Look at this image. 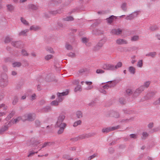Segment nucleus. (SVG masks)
<instances>
[{"label": "nucleus", "instance_id": "nucleus-58", "mask_svg": "<svg viewBox=\"0 0 160 160\" xmlns=\"http://www.w3.org/2000/svg\"><path fill=\"white\" fill-rule=\"evenodd\" d=\"M109 152L110 153H112L114 152V149H113L112 148H109L108 149Z\"/></svg>", "mask_w": 160, "mask_h": 160}, {"label": "nucleus", "instance_id": "nucleus-18", "mask_svg": "<svg viewBox=\"0 0 160 160\" xmlns=\"http://www.w3.org/2000/svg\"><path fill=\"white\" fill-rule=\"evenodd\" d=\"M157 54V53L155 52H149L146 55V56L150 57L152 58H154Z\"/></svg>", "mask_w": 160, "mask_h": 160}, {"label": "nucleus", "instance_id": "nucleus-14", "mask_svg": "<svg viewBox=\"0 0 160 160\" xmlns=\"http://www.w3.org/2000/svg\"><path fill=\"white\" fill-rule=\"evenodd\" d=\"M122 30L120 29H113L111 31V32L113 34L119 35L121 34Z\"/></svg>", "mask_w": 160, "mask_h": 160}, {"label": "nucleus", "instance_id": "nucleus-51", "mask_svg": "<svg viewBox=\"0 0 160 160\" xmlns=\"http://www.w3.org/2000/svg\"><path fill=\"white\" fill-rule=\"evenodd\" d=\"M69 57L72 58L74 57L75 56V54L74 53L71 52L68 54V55Z\"/></svg>", "mask_w": 160, "mask_h": 160}, {"label": "nucleus", "instance_id": "nucleus-17", "mask_svg": "<svg viewBox=\"0 0 160 160\" xmlns=\"http://www.w3.org/2000/svg\"><path fill=\"white\" fill-rule=\"evenodd\" d=\"M128 70L130 73L132 75H134L136 72V68L133 66H131L129 67Z\"/></svg>", "mask_w": 160, "mask_h": 160}, {"label": "nucleus", "instance_id": "nucleus-41", "mask_svg": "<svg viewBox=\"0 0 160 160\" xmlns=\"http://www.w3.org/2000/svg\"><path fill=\"white\" fill-rule=\"evenodd\" d=\"M82 90L81 86L80 85H78L74 89V91L75 92L81 91Z\"/></svg>", "mask_w": 160, "mask_h": 160}, {"label": "nucleus", "instance_id": "nucleus-43", "mask_svg": "<svg viewBox=\"0 0 160 160\" xmlns=\"http://www.w3.org/2000/svg\"><path fill=\"white\" fill-rule=\"evenodd\" d=\"M158 27L156 25H154L151 27L150 29L152 31H154L158 29Z\"/></svg>", "mask_w": 160, "mask_h": 160}, {"label": "nucleus", "instance_id": "nucleus-46", "mask_svg": "<svg viewBox=\"0 0 160 160\" xmlns=\"http://www.w3.org/2000/svg\"><path fill=\"white\" fill-rule=\"evenodd\" d=\"M21 52L22 54L23 55L27 56L28 55L27 52L24 49L22 50Z\"/></svg>", "mask_w": 160, "mask_h": 160}, {"label": "nucleus", "instance_id": "nucleus-13", "mask_svg": "<svg viewBox=\"0 0 160 160\" xmlns=\"http://www.w3.org/2000/svg\"><path fill=\"white\" fill-rule=\"evenodd\" d=\"M117 17L112 15L108 18L106 19L107 22L109 24L111 23L114 19H116L117 18Z\"/></svg>", "mask_w": 160, "mask_h": 160}, {"label": "nucleus", "instance_id": "nucleus-19", "mask_svg": "<svg viewBox=\"0 0 160 160\" xmlns=\"http://www.w3.org/2000/svg\"><path fill=\"white\" fill-rule=\"evenodd\" d=\"M8 127L7 125L2 126L0 129V134H2L5 131L8 130Z\"/></svg>", "mask_w": 160, "mask_h": 160}, {"label": "nucleus", "instance_id": "nucleus-56", "mask_svg": "<svg viewBox=\"0 0 160 160\" xmlns=\"http://www.w3.org/2000/svg\"><path fill=\"white\" fill-rule=\"evenodd\" d=\"M126 92L128 94H130L132 93V91L131 89H128L126 90Z\"/></svg>", "mask_w": 160, "mask_h": 160}, {"label": "nucleus", "instance_id": "nucleus-39", "mask_svg": "<svg viewBox=\"0 0 160 160\" xmlns=\"http://www.w3.org/2000/svg\"><path fill=\"white\" fill-rule=\"evenodd\" d=\"M11 40V38L9 36H7L5 37V38L4 40V42L5 43H8L10 42Z\"/></svg>", "mask_w": 160, "mask_h": 160}, {"label": "nucleus", "instance_id": "nucleus-33", "mask_svg": "<svg viewBox=\"0 0 160 160\" xmlns=\"http://www.w3.org/2000/svg\"><path fill=\"white\" fill-rule=\"evenodd\" d=\"M66 48L68 50H71L72 49V48L71 45L68 43H67L65 45Z\"/></svg>", "mask_w": 160, "mask_h": 160}, {"label": "nucleus", "instance_id": "nucleus-38", "mask_svg": "<svg viewBox=\"0 0 160 160\" xmlns=\"http://www.w3.org/2000/svg\"><path fill=\"white\" fill-rule=\"evenodd\" d=\"M18 101V98L17 96H15L13 99L12 104L13 105L16 104Z\"/></svg>", "mask_w": 160, "mask_h": 160}, {"label": "nucleus", "instance_id": "nucleus-9", "mask_svg": "<svg viewBox=\"0 0 160 160\" xmlns=\"http://www.w3.org/2000/svg\"><path fill=\"white\" fill-rule=\"evenodd\" d=\"M12 45L17 48L22 47L23 46V43L20 41H12L11 42Z\"/></svg>", "mask_w": 160, "mask_h": 160}, {"label": "nucleus", "instance_id": "nucleus-6", "mask_svg": "<svg viewBox=\"0 0 160 160\" xmlns=\"http://www.w3.org/2000/svg\"><path fill=\"white\" fill-rule=\"evenodd\" d=\"M119 126L109 127L106 128H103L102 129V132L107 133L109 132L113 131L118 128Z\"/></svg>", "mask_w": 160, "mask_h": 160}, {"label": "nucleus", "instance_id": "nucleus-45", "mask_svg": "<svg viewBox=\"0 0 160 160\" xmlns=\"http://www.w3.org/2000/svg\"><path fill=\"white\" fill-rule=\"evenodd\" d=\"M130 136L131 138L134 139L138 137L137 135L135 134H131Z\"/></svg>", "mask_w": 160, "mask_h": 160}, {"label": "nucleus", "instance_id": "nucleus-23", "mask_svg": "<svg viewBox=\"0 0 160 160\" xmlns=\"http://www.w3.org/2000/svg\"><path fill=\"white\" fill-rule=\"evenodd\" d=\"M76 115L78 118H81L82 117L83 115L82 112L80 111H77L76 112Z\"/></svg>", "mask_w": 160, "mask_h": 160}, {"label": "nucleus", "instance_id": "nucleus-5", "mask_svg": "<svg viewBox=\"0 0 160 160\" xmlns=\"http://www.w3.org/2000/svg\"><path fill=\"white\" fill-rule=\"evenodd\" d=\"M140 12L139 11H136L133 12L131 14L127 16L125 18L127 20H132L135 18H136L139 14Z\"/></svg>", "mask_w": 160, "mask_h": 160}, {"label": "nucleus", "instance_id": "nucleus-31", "mask_svg": "<svg viewBox=\"0 0 160 160\" xmlns=\"http://www.w3.org/2000/svg\"><path fill=\"white\" fill-rule=\"evenodd\" d=\"M82 123V121L81 120H78L75 122L73 124V126L74 127H76L78 125H80Z\"/></svg>", "mask_w": 160, "mask_h": 160}, {"label": "nucleus", "instance_id": "nucleus-29", "mask_svg": "<svg viewBox=\"0 0 160 160\" xmlns=\"http://www.w3.org/2000/svg\"><path fill=\"white\" fill-rule=\"evenodd\" d=\"M137 66L138 67L142 68L143 66V62L142 60H140L137 62Z\"/></svg>", "mask_w": 160, "mask_h": 160}, {"label": "nucleus", "instance_id": "nucleus-61", "mask_svg": "<svg viewBox=\"0 0 160 160\" xmlns=\"http://www.w3.org/2000/svg\"><path fill=\"white\" fill-rule=\"evenodd\" d=\"M129 119H122L121 121V122H128Z\"/></svg>", "mask_w": 160, "mask_h": 160}, {"label": "nucleus", "instance_id": "nucleus-54", "mask_svg": "<svg viewBox=\"0 0 160 160\" xmlns=\"http://www.w3.org/2000/svg\"><path fill=\"white\" fill-rule=\"evenodd\" d=\"M82 41L83 43H86L87 42L88 39L86 38H82Z\"/></svg>", "mask_w": 160, "mask_h": 160}, {"label": "nucleus", "instance_id": "nucleus-28", "mask_svg": "<svg viewBox=\"0 0 160 160\" xmlns=\"http://www.w3.org/2000/svg\"><path fill=\"white\" fill-rule=\"evenodd\" d=\"M46 50L49 52L51 53H54V52L52 48L49 47H47L45 48Z\"/></svg>", "mask_w": 160, "mask_h": 160}, {"label": "nucleus", "instance_id": "nucleus-26", "mask_svg": "<svg viewBox=\"0 0 160 160\" xmlns=\"http://www.w3.org/2000/svg\"><path fill=\"white\" fill-rule=\"evenodd\" d=\"M28 7L29 8L34 10H37L38 9V7L35 5L30 4L28 5Z\"/></svg>", "mask_w": 160, "mask_h": 160}, {"label": "nucleus", "instance_id": "nucleus-15", "mask_svg": "<svg viewBox=\"0 0 160 160\" xmlns=\"http://www.w3.org/2000/svg\"><path fill=\"white\" fill-rule=\"evenodd\" d=\"M52 110V108L50 106H47L42 108V111L43 112H48Z\"/></svg>", "mask_w": 160, "mask_h": 160}, {"label": "nucleus", "instance_id": "nucleus-21", "mask_svg": "<svg viewBox=\"0 0 160 160\" xmlns=\"http://www.w3.org/2000/svg\"><path fill=\"white\" fill-rule=\"evenodd\" d=\"M121 8L124 11H126L127 9V4L126 2H122L121 5Z\"/></svg>", "mask_w": 160, "mask_h": 160}, {"label": "nucleus", "instance_id": "nucleus-53", "mask_svg": "<svg viewBox=\"0 0 160 160\" xmlns=\"http://www.w3.org/2000/svg\"><path fill=\"white\" fill-rule=\"evenodd\" d=\"M13 116V114L12 113H10L7 117L6 119L7 120H9Z\"/></svg>", "mask_w": 160, "mask_h": 160}, {"label": "nucleus", "instance_id": "nucleus-59", "mask_svg": "<svg viewBox=\"0 0 160 160\" xmlns=\"http://www.w3.org/2000/svg\"><path fill=\"white\" fill-rule=\"evenodd\" d=\"M35 123L37 126H39L40 124V122L38 120H37L35 121Z\"/></svg>", "mask_w": 160, "mask_h": 160}, {"label": "nucleus", "instance_id": "nucleus-47", "mask_svg": "<svg viewBox=\"0 0 160 160\" xmlns=\"http://www.w3.org/2000/svg\"><path fill=\"white\" fill-rule=\"evenodd\" d=\"M1 108H2L4 110H6L7 109V107L5 104H0V109Z\"/></svg>", "mask_w": 160, "mask_h": 160}, {"label": "nucleus", "instance_id": "nucleus-62", "mask_svg": "<svg viewBox=\"0 0 160 160\" xmlns=\"http://www.w3.org/2000/svg\"><path fill=\"white\" fill-rule=\"evenodd\" d=\"M31 54L32 56L34 57H35L37 56V54H36V53H35L34 52H32Z\"/></svg>", "mask_w": 160, "mask_h": 160}, {"label": "nucleus", "instance_id": "nucleus-44", "mask_svg": "<svg viewBox=\"0 0 160 160\" xmlns=\"http://www.w3.org/2000/svg\"><path fill=\"white\" fill-rule=\"evenodd\" d=\"M97 73L98 74L103 73L104 72V71L102 69H98L96 71Z\"/></svg>", "mask_w": 160, "mask_h": 160}, {"label": "nucleus", "instance_id": "nucleus-12", "mask_svg": "<svg viewBox=\"0 0 160 160\" xmlns=\"http://www.w3.org/2000/svg\"><path fill=\"white\" fill-rule=\"evenodd\" d=\"M104 42L103 40H101L99 41L95 47V50H98L100 49L103 46Z\"/></svg>", "mask_w": 160, "mask_h": 160}, {"label": "nucleus", "instance_id": "nucleus-32", "mask_svg": "<svg viewBox=\"0 0 160 160\" xmlns=\"http://www.w3.org/2000/svg\"><path fill=\"white\" fill-rule=\"evenodd\" d=\"M151 83V82L149 81H147L146 82H145L144 83L143 85H142L141 86H143L144 87V89L145 88H148L150 84Z\"/></svg>", "mask_w": 160, "mask_h": 160}, {"label": "nucleus", "instance_id": "nucleus-63", "mask_svg": "<svg viewBox=\"0 0 160 160\" xmlns=\"http://www.w3.org/2000/svg\"><path fill=\"white\" fill-rule=\"evenodd\" d=\"M50 13L52 14H55L57 13V12L56 11H52L50 12Z\"/></svg>", "mask_w": 160, "mask_h": 160}, {"label": "nucleus", "instance_id": "nucleus-36", "mask_svg": "<svg viewBox=\"0 0 160 160\" xmlns=\"http://www.w3.org/2000/svg\"><path fill=\"white\" fill-rule=\"evenodd\" d=\"M139 39V37L137 35H135L132 37L131 40L132 41H137Z\"/></svg>", "mask_w": 160, "mask_h": 160}, {"label": "nucleus", "instance_id": "nucleus-52", "mask_svg": "<svg viewBox=\"0 0 160 160\" xmlns=\"http://www.w3.org/2000/svg\"><path fill=\"white\" fill-rule=\"evenodd\" d=\"M38 152H30L28 155V157H30L34 155L35 153H37Z\"/></svg>", "mask_w": 160, "mask_h": 160}, {"label": "nucleus", "instance_id": "nucleus-10", "mask_svg": "<svg viewBox=\"0 0 160 160\" xmlns=\"http://www.w3.org/2000/svg\"><path fill=\"white\" fill-rule=\"evenodd\" d=\"M116 43L118 45H122L127 44L128 42L125 39L118 38L116 40Z\"/></svg>", "mask_w": 160, "mask_h": 160}, {"label": "nucleus", "instance_id": "nucleus-42", "mask_svg": "<svg viewBox=\"0 0 160 160\" xmlns=\"http://www.w3.org/2000/svg\"><path fill=\"white\" fill-rule=\"evenodd\" d=\"M148 134L145 132H143L142 133V138H145L148 137Z\"/></svg>", "mask_w": 160, "mask_h": 160}, {"label": "nucleus", "instance_id": "nucleus-57", "mask_svg": "<svg viewBox=\"0 0 160 160\" xmlns=\"http://www.w3.org/2000/svg\"><path fill=\"white\" fill-rule=\"evenodd\" d=\"M2 69L4 72H7L8 71V68L7 67L4 65H3L2 67Z\"/></svg>", "mask_w": 160, "mask_h": 160}, {"label": "nucleus", "instance_id": "nucleus-55", "mask_svg": "<svg viewBox=\"0 0 160 160\" xmlns=\"http://www.w3.org/2000/svg\"><path fill=\"white\" fill-rule=\"evenodd\" d=\"M154 103L155 104H160V98L158 100L156 101Z\"/></svg>", "mask_w": 160, "mask_h": 160}, {"label": "nucleus", "instance_id": "nucleus-8", "mask_svg": "<svg viewBox=\"0 0 160 160\" xmlns=\"http://www.w3.org/2000/svg\"><path fill=\"white\" fill-rule=\"evenodd\" d=\"M68 92H63L62 93H58L57 94L58 96V98L57 99V101L58 102V103L62 102L63 98L62 97V96H64L68 95Z\"/></svg>", "mask_w": 160, "mask_h": 160}, {"label": "nucleus", "instance_id": "nucleus-37", "mask_svg": "<svg viewBox=\"0 0 160 160\" xmlns=\"http://www.w3.org/2000/svg\"><path fill=\"white\" fill-rule=\"evenodd\" d=\"M53 57V56L52 55L48 54L47 55L44 57L45 59L46 60H48L52 58Z\"/></svg>", "mask_w": 160, "mask_h": 160}, {"label": "nucleus", "instance_id": "nucleus-24", "mask_svg": "<svg viewBox=\"0 0 160 160\" xmlns=\"http://www.w3.org/2000/svg\"><path fill=\"white\" fill-rule=\"evenodd\" d=\"M40 28L39 26L36 25H33L30 27V30L37 31Z\"/></svg>", "mask_w": 160, "mask_h": 160}, {"label": "nucleus", "instance_id": "nucleus-35", "mask_svg": "<svg viewBox=\"0 0 160 160\" xmlns=\"http://www.w3.org/2000/svg\"><path fill=\"white\" fill-rule=\"evenodd\" d=\"M90 136V135L88 134H83L79 136V139H83L85 138H88Z\"/></svg>", "mask_w": 160, "mask_h": 160}, {"label": "nucleus", "instance_id": "nucleus-64", "mask_svg": "<svg viewBox=\"0 0 160 160\" xmlns=\"http://www.w3.org/2000/svg\"><path fill=\"white\" fill-rule=\"evenodd\" d=\"M153 126V123H150L148 125V127L149 128H151Z\"/></svg>", "mask_w": 160, "mask_h": 160}, {"label": "nucleus", "instance_id": "nucleus-16", "mask_svg": "<svg viewBox=\"0 0 160 160\" xmlns=\"http://www.w3.org/2000/svg\"><path fill=\"white\" fill-rule=\"evenodd\" d=\"M29 31V29H26L21 31L18 33L19 36H27V33Z\"/></svg>", "mask_w": 160, "mask_h": 160}, {"label": "nucleus", "instance_id": "nucleus-3", "mask_svg": "<svg viewBox=\"0 0 160 160\" xmlns=\"http://www.w3.org/2000/svg\"><path fill=\"white\" fill-rule=\"evenodd\" d=\"M36 117V115L34 113H27L22 117V120L23 121L28 120L32 121L34 120Z\"/></svg>", "mask_w": 160, "mask_h": 160}, {"label": "nucleus", "instance_id": "nucleus-1", "mask_svg": "<svg viewBox=\"0 0 160 160\" xmlns=\"http://www.w3.org/2000/svg\"><path fill=\"white\" fill-rule=\"evenodd\" d=\"M65 117V114L61 113L58 118L57 121L56 123L55 127L56 128H59V129L58 131V134H61L62 133L67 126L66 124L63 122Z\"/></svg>", "mask_w": 160, "mask_h": 160}, {"label": "nucleus", "instance_id": "nucleus-22", "mask_svg": "<svg viewBox=\"0 0 160 160\" xmlns=\"http://www.w3.org/2000/svg\"><path fill=\"white\" fill-rule=\"evenodd\" d=\"M63 20L65 21H73L74 20V18L72 17L67 16L63 18Z\"/></svg>", "mask_w": 160, "mask_h": 160}, {"label": "nucleus", "instance_id": "nucleus-27", "mask_svg": "<svg viewBox=\"0 0 160 160\" xmlns=\"http://www.w3.org/2000/svg\"><path fill=\"white\" fill-rule=\"evenodd\" d=\"M21 63L19 62H14L12 63V65L13 67H20Z\"/></svg>", "mask_w": 160, "mask_h": 160}, {"label": "nucleus", "instance_id": "nucleus-50", "mask_svg": "<svg viewBox=\"0 0 160 160\" xmlns=\"http://www.w3.org/2000/svg\"><path fill=\"white\" fill-rule=\"evenodd\" d=\"M96 156V155L95 154H94L90 156L88 158V160H91V159L93 158Z\"/></svg>", "mask_w": 160, "mask_h": 160}, {"label": "nucleus", "instance_id": "nucleus-30", "mask_svg": "<svg viewBox=\"0 0 160 160\" xmlns=\"http://www.w3.org/2000/svg\"><path fill=\"white\" fill-rule=\"evenodd\" d=\"M22 117H18L16 118H15L13 120H12L11 122L13 123H16L21 120H22Z\"/></svg>", "mask_w": 160, "mask_h": 160}, {"label": "nucleus", "instance_id": "nucleus-49", "mask_svg": "<svg viewBox=\"0 0 160 160\" xmlns=\"http://www.w3.org/2000/svg\"><path fill=\"white\" fill-rule=\"evenodd\" d=\"M99 91L102 93L104 94H106L107 93V92L105 90H104V89H100L99 90Z\"/></svg>", "mask_w": 160, "mask_h": 160}, {"label": "nucleus", "instance_id": "nucleus-2", "mask_svg": "<svg viewBox=\"0 0 160 160\" xmlns=\"http://www.w3.org/2000/svg\"><path fill=\"white\" fill-rule=\"evenodd\" d=\"M122 66V63L121 62H118L116 65L111 63H105L102 64V68L106 70L113 71L121 68Z\"/></svg>", "mask_w": 160, "mask_h": 160}, {"label": "nucleus", "instance_id": "nucleus-60", "mask_svg": "<svg viewBox=\"0 0 160 160\" xmlns=\"http://www.w3.org/2000/svg\"><path fill=\"white\" fill-rule=\"evenodd\" d=\"M27 95L26 94H25L22 95L21 97V100H24L26 98Z\"/></svg>", "mask_w": 160, "mask_h": 160}, {"label": "nucleus", "instance_id": "nucleus-34", "mask_svg": "<svg viewBox=\"0 0 160 160\" xmlns=\"http://www.w3.org/2000/svg\"><path fill=\"white\" fill-rule=\"evenodd\" d=\"M50 105L52 106H57L59 105L58 102L57 100H54L50 103Z\"/></svg>", "mask_w": 160, "mask_h": 160}, {"label": "nucleus", "instance_id": "nucleus-4", "mask_svg": "<svg viewBox=\"0 0 160 160\" xmlns=\"http://www.w3.org/2000/svg\"><path fill=\"white\" fill-rule=\"evenodd\" d=\"M8 84V77L6 74H4L3 76H1V78L0 81V85L2 87L6 86Z\"/></svg>", "mask_w": 160, "mask_h": 160}, {"label": "nucleus", "instance_id": "nucleus-11", "mask_svg": "<svg viewBox=\"0 0 160 160\" xmlns=\"http://www.w3.org/2000/svg\"><path fill=\"white\" fill-rule=\"evenodd\" d=\"M110 83V85L108 84H106L105 85L103 86H102V88L103 89H108L109 88H111L112 87H113L115 85V84L114 83H112V81H109L107 82H105L102 83V84H103L104 83Z\"/></svg>", "mask_w": 160, "mask_h": 160}, {"label": "nucleus", "instance_id": "nucleus-7", "mask_svg": "<svg viewBox=\"0 0 160 160\" xmlns=\"http://www.w3.org/2000/svg\"><path fill=\"white\" fill-rule=\"evenodd\" d=\"M144 90V87L141 86L138 88L133 93V96L134 97H136L138 96L140 93Z\"/></svg>", "mask_w": 160, "mask_h": 160}, {"label": "nucleus", "instance_id": "nucleus-48", "mask_svg": "<svg viewBox=\"0 0 160 160\" xmlns=\"http://www.w3.org/2000/svg\"><path fill=\"white\" fill-rule=\"evenodd\" d=\"M36 94H34V93L31 96V97L30 99L32 101L33 100H34L36 98Z\"/></svg>", "mask_w": 160, "mask_h": 160}, {"label": "nucleus", "instance_id": "nucleus-25", "mask_svg": "<svg viewBox=\"0 0 160 160\" xmlns=\"http://www.w3.org/2000/svg\"><path fill=\"white\" fill-rule=\"evenodd\" d=\"M53 143V142H45L43 143L41 148H43L47 147L50 146L52 145Z\"/></svg>", "mask_w": 160, "mask_h": 160}, {"label": "nucleus", "instance_id": "nucleus-20", "mask_svg": "<svg viewBox=\"0 0 160 160\" xmlns=\"http://www.w3.org/2000/svg\"><path fill=\"white\" fill-rule=\"evenodd\" d=\"M6 7L8 10L10 12H12L14 10L15 8L14 6L12 4H8Z\"/></svg>", "mask_w": 160, "mask_h": 160}, {"label": "nucleus", "instance_id": "nucleus-40", "mask_svg": "<svg viewBox=\"0 0 160 160\" xmlns=\"http://www.w3.org/2000/svg\"><path fill=\"white\" fill-rule=\"evenodd\" d=\"M21 22L25 25H28V23L27 21L23 18H21Z\"/></svg>", "mask_w": 160, "mask_h": 160}]
</instances>
